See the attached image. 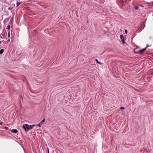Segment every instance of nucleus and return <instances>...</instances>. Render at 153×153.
I'll use <instances>...</instances> for the list:
<instances>
[{"instance_id":"f257e3e1","label":"nucleus","mask_w":153,"mask_h":153,"mask_svg":"<svg viewBox=\"0 0 153 153\" xmlns=\"http://www.w3.org/2000/svg\"><path fill=\"white\" fill-rule=\"evenodd\" d=\"M22 127L25 131H27L29 130V125L27 124H24L23 125Z\"/></svg>"},{"instance_id":"f03ea898","label":"nucleus","mask_w":153,"mask_h":153,"mask_svg":"<svg viewBox=\"0 0 153 153\" xmlns=\"http://www.w3.org/2000/svg\"><path fill=\"white\" fill-rule=\"evenodd\" d=\"M120 39L122 40V43H124L125 41L124 40V37H123V35L122 34L121 35H120Z\"/></svg>"},{"instance_id":"7ed1b4c3","label":"nucleus","mask_w":153,"mask_h":153,"mask_svg":"<svg viewBox=\"0 0 153 153\" xmlns=\"http://www.w3.org/2000/svg\"><path fill=\"white\" fill-rule=\"evenodd\" d=\"M146 48H145L143 49H141L139 51V53H141L143 52L145 50H146Z\"/></svg>"},{"instance_id":"20e7f679","label":"nucleus","mask_w":153,"mask_h":153,"mask_svg":"<svg viewBox=\"0 0 153 153\" xmlns=\"http://www.w3.org/2000/svg\"><path fill=\"white\" fill-rule=\"evenodd\" d=\"M11 131L14 133H16L18 132L17 130L16 129H13L11 130Z\"/></svg>"},{"instance_id":"39448f33","label":"nucleus","mask_w":153,"mask_h":153,"mask_svg":"<svg viewBox=\"0 0 153 153\" xmlns=\"http://www.w3.org/2000/svg\"><path fill=\"white\" fill-rule=\"evenodd\" d=\"M35 125H29V129H31L33 128V127L35 126Z\"/></svg>"},{"instance_id":"423d86ee","label":"nucleus","mask_w":153,"mask_h":153,"mask_svg":"<svg viewBox=\"0 0 153 153\" xmlns=\"http://www.w3.org/2000/svg\"><path fill=\"white\" fill-rule=\"evenodd\" d=\"M4 50L3 49H1L0 50V54H2L4 52Z\"/></svg>"},{"instance_id":"0eeeda50","label":"nucleus","mask_w":153,"mask_h":153,"mask_svg":"<svg viewBox=\"0 0 153 153\" xmlns=\"http://www.w3.org/2000/svg\"><path fill=\"white\" fill-rule=\"evenodd\" d=\"M95 61H96V62H97L98 63V64H100L101 65V64H102V63H101V62H99L98 61V59H95Z\"/></svg>"},{"instance_id":"6e6552de","label":"nucleus","mask_w":153,"mask_h":153,"mask_svg":"<svg viewBox=\"0 0 153 153\" xmlns=\"http://www.w3.org/2000/svg\"><path fill=\"white\" fill-rule=\"evenodd\" d=\"M45 121V119H44L40 123L41 124L43 123Z\"/></svg>"},{"instance_id":"1a4fd4ad","label":"nucleus","mask_w":153,"mask_h":153,"mask_svg":"<svg viewBox=\"0 0 153 153\" xmlns=\"http://www.w3.org/2000/svg\"><path fill=\"white\" fill-rule=\"evenodd\" d=\"M147 4H148V5L149 6H150L151 5H150L149 4H152V6H153V1L152 2L150 3H148Z\"/></svg>"},{"instance_id":"9d476101","label":"nucleus","mask_w":153,"mask_h":153,"mask_svg":"<svg viewBox=\"0 0 153 153\" xmlns=\"http://www.w3.org/2000/svg\"><path fill=\"white\" fill-rule=\"evenodd\" d=\"M21 4V2H17L16 3V7H18Z\"/></svg>"},{"instance_id":"9b49d317","label":"nucleus","mask_w":153,"mask_h":153,"mask_svg":"<svg viewBox=\"0 0 153 153\" xmlns=\"http://www.w3.org/2000/svg\"><path fill=\"white\" fill-rule=\"evenodd\" d=\"M42 124L41 123H39L37 125L39 127H41Z\"/></svg>"},{"instance_id":"f8f14e48","label":"nucleus","mask_w":153,"mask_h":153,"mask_svg":"<svg viewBox=\"0 0 153 153\" xmlns=\"http://www.w3.org/2000/svg\"><path fill=\"white\" fill-rule=\"evenodd\" d=\"M10 28V25H8L7 26V29L8 30H9Z\"/></svg>"},{"instance_id":"ddd939ff","label":"nucleus","mask_w":153,"mask_h":153,"mask_svg":"<svg viewBox=\"0 0 153 153\" xmlns=\"http://www.w3.org/2000/svg\"><path fill=\"white\" fill-rule=\"evenodd\" d=\"M139 8V7L137 6H135L134 7V9H135L136 10H137Z\"/></svg>"},{"instance_id":"4468645a","label":"nucleus","mask_w":153,"mask_h":153,"mask_svg":"<svg viewBox=\"0 0 153 153\" xmlns=\"http://www.w3.org/2000/svg\"><path fill=\"white\" fill-rule=\"evenodd\" d=\"M8 36L9 38L10 37V34L9 32L8 33Z\"/></svg>"},{"instance_id":"2eb2a0df","label":"nucleus","mask_w":153,"mask_h":153,"mask_svg":"<svg viewBox=\"0 0 153 153\" xmlns=\"http://www.w3.org/2000/svg\"><path fill=\"white\" fill-rule=\"evenodd\" d=\"M120 109H125V108L123 107H121L120 108Z\"/></svg>"},{"instance_id":"dca6fc26","label":"nucleus","mask_w":153,"mask_h":153,"mask_svg":"<svg viewBox=\"0 0 153 153\" xmlns=\"http://www.w3.org/2000/svg\"><path fill=\"white\" fill-rule=\"evenodd\" d=\"M125 32L126 33V34H127V30H125Z\"/></svg>"},{"instance_id":"f3484780","label":"nucleus","mask_w":153,"mask_h":153,"mask_svg":"<svg viewBox=\"0 0 153 153\" xmlns=\"http://www.w3.org/2000/svg\"><path fill=\"white\" fill-rule=\"evenodd\" d=\"M5 128L6 129H8V128L7 127L5 126Z\"/></svg>"},{"instance_id":"a211bd4d","label":"nucleus","mask_w":153,"mask_h":153,"mask_svg":"<svg viewBox=\"0 0 153 153\" xmlns=\"http://www.w3.org/2000/svg\"><path fill=\"white\" fill-rule=\"evenodd\" d=\"M10 39H8V40H7V42H9V41H10Z\"/></svg>"},{"instance_id":"6ab92c4d","label":"nucleus","mask_w":153,"mask_h":153,"mask_svg":"<svg viewBox=\"0 0 153 153\" xmlns=\"http://www.w3.org/2000/svg\"><path fill=\"white\" fill-rule=\"evenodd\" d=\"M1 41H0V44H1Z\"/></svg>"},{"instance_id":"aec40b11","label":"nucleus","mask_w":153,"mask_h":153,"mask_svg":"<svg viewBox=\"0 0 153 153\" xmlns=\"http://www.w3.org/2000/svg\"><path fill=\"white\" fill-rule=\"evenodd\" d=\"M1 124H2V123H0V124L1 125Z\"/></svg>"},{"instance_id":"412c9836","label":"nucleus","mask_w":153,"mask_h":153,"mask_svg":"<svg viewBox=\"0 0 153 153\" xmlns=\"http://www.w3.org/2000/svg\"><path fill=\"white\" fill-rule=\"evenodd\" d=\"M148 47V46L147 45L146 47V48H147Z\"/></svg>"},{"instance_id":"4be33fe9","label":"nucleus","mask_w":153,"mask_h":153,"mask_svg":"<svg viewBox=\"0 0 153 153\" xmlns=\"http://www.w3.org/2000/svg\"><path fill=\"white\" fill-rule=\"evenodd\" d=\"M48 153H49L48 152Z\"/></svg>"}]
</instances>
